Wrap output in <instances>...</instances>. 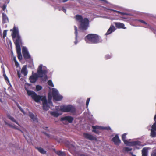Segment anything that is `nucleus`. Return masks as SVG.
<instances>
[{"label": "nucleus", "mask_w": 156, "mask_h": 156, "mask_svg": "<svg viewBox=\"0 0 156 156\" xmlns=\"http://www.w3.org/2000/svg\"><path fill=\"white\" fill-rule=\"evenodd\" d=\"M25 90L27 91V95L29 96H30L36 102H38L40 101H42L43 103V109L48 110L49 107L48 106L46 97L38 95L33 91L29 90L26 87L25 88Z\"/></svg>", "instance_id": "f257e3e1"}, {"label": "nucleus", "mask_w": 156, "mask_h": 156, "mask_svg": "<svg viewBox=\"0 0 156 156\" xmlns=\"http://www.w3.org/2000/svg\"><path fill=\"white\" fill-rule=\"evenodd\" d=\"M42 64L40 65L37 69V74L35 73L30 77L29 79L31 83H35L39 77L43 78L44 80L45 81L47 79V74L48 73V70L46 69H42Z\"/></svg>", "instance_id": "f03ea898"}, {"label": "nucleus", "mask_w": 156, "mask_h": 156, "mask_svg": "<svg viewBox=\"0 0 156 156\" xmlns=\"http://www.w3.org/2000/svg\"><path fill=\"white\" fill-rule=\"evenodd\" d=\"M85 40H88L92 44H96L101 43L102 40L98 35L94 34H89L85 38Z\"/></svg>", "instance_id": "7ed1b4c3"}, {"label": "nucleus", "mask_w": 156, "mask_h": 156, "mask_svg": "<svg viewBox=\"0 0 156 156\" xmlns=\"http://www.w3.org/2000/svg\"><path fill=\"white\" fill-rule=\"evenodd\" d=\"M76 19L80 23V27L83 30H85L87 29L89 25V20L87 18H83L80 15H77L75 17Z\"/></svg>", "instance_id": "20e7f679"}, {"label": "nucleus", "mask_w": 156, "mask_h": 156, "mask_svg": "<svg viewBox=\"0 0 156 156\" xmlns=\"http://www.w3.org/2000/svg\"><path fill=\"white\" fill-rule=\"evenodd\" d=\"M12 36L15 45L17 43L21 44L22 41L20 36L19 34L18 30L15 26L13 27Z\"/></svg>", "instance_id": "39448f33"}, {"label": "nucleus", "mask_w": 156, "mask_h": 156, "mask_svg": "<svg viewBox=\"0 0 156 156\" xmlns=\"http://www.w3.org/2000/svg\"><path fill=\"white\" fill-rule=\"evenodd\" d=\"M127 133H125L123 134L122 136V139L125 144L127 145H129L132 146L137 145L139 146H143L145 145L144 144H142L141 142L139 141L129 142L126 139V135H127Z\"/></svg>", "instance_id": "423d86ee"}, {"label": "nucleus", "mask_w": 156, "mask_h": 156, "mask_svg": "<svg viewBox=\"0 0 156 156\" xmlns=\"http://www.w3.org/2000/svg\"><path fill=\"white\" fill-rule=\"evenodd\" d=\"M61 111L64 112H70L75 113L76 112L75 108L71 105H62L60 108Z\"/></svg>", "instance_id": "0eeeda50"}, {"label": "nucleus", "mask_w": 156, "mask_h": 156, "mask_svg": "<svg viewBox=\"0 0 156 156\" xmlns=\"http://www.w3.org/2000/svg\"><path fill=\"white\" fill-rule=\"evenodd\" d=\"M52 95L53 97V99L56 101H59L62 99V97L59 95L58 92L57 90L53 89L52 90Z\"/></svg>", "instance_id": "6e6552de"}, {"label": "nucleus", "mask_w": 156, "mask_h": 156, "mask_svg": "<svg viewBox=\"0 0 156 156\" xmlns=\"http://www.w3.org/2000/svg\"><path fill=\"white\" fill-rule=\"evenodd\" d=\"M15 45L16 48L17 53L18 55V58L19 60H22V56L21 52L20 44L17 43Z\"/></svg>", "instance_id": "1a4fd4ad"}, {"label": "nucleus", "mask_w": 156, "mask_h": 156, "mask_svg": "<svg viewBox=\"0 0 156 156\" xmlns=\"http://www.w3.org/2000/svg\"><path fill=\"white\" fill-rule=\"evenodd\" d=\"M92 128L93 129L92 130V131L97 134H99L100 133V132L98 130H103L105 129L104 127L98 126H92Z\"/></svg>", "instance_id": "9d476101"}, {"label": "nucleus", "mask_w": 156, "mask_h": 156, "mask_svg": "<svg viewBox=\"0 0 156 156\" xmlns=\"http://www.w3.org/2000/svg\"><path fill=\"white\" fill-rule=\"evenodd\" d=\"M111 141L114 142L115 145H116L118 146L121 143V140L117 134H116L115 136L112 138Z\"/></svg>", "instance_id": "9b49d317"}, {"label": "nucleus", "mask_w": 156, "mask_h": 156, "mask_svg": "<svg viewBox=\"0 0 156 156\" xmlns=\"http://www.w3.org/2000/svg\"><path fill=\"white\" fill-rule=\"evenodd\" d=\"M22 51L24 58L25 59H29L30 58V56L26 47H24L23 48Z\"/></svg>", "instance_id": "f8f14e48"}, {"label": "nucleus", "mask_w": 156, "mask_h": 156, "mask_svg": "<svg viewBox=\"0 0 156 156\" xmlns=\"http://www.w3.org/2000/svg\"><path fill=\"white\" fill-rule=\"evenodd\" d=\"M84 137L86 139L90 140H97V138L92 135L87 133H84L83 134Z\"/></svg>", "instance_id": "ddd939ff"}, {"label": "nucleus", "mask_w": 156, "mask_h": 156, "mask_svg": "<svg viewBox=\"0 0 156 156\" xmlns=\"http://www.w3.org/2000/svg\"><path fill=\"white\" fill-rule=\"evenodd\" d=\"M84 137L86 139L90 140H97V138L92 135L87 133H84L83 134Z\"/></svg>", "instance_id": "4468645a"}, {"label": "nucleus", "mask_w": 156, "mask_h": 156, "mask_svg": "<svg viewBox=\"0 0 156 156\" xmlns=\"http://www.w3.org/2000/svg\"><path fill=\"white\" fill-rule=\"evenodd\" d=\"M73 119V118L72 117L70 116H66L61 118V121H67L69 123H71Z\"/></svg>", "instance_id": "2eb2a0df"}, {"label": "nucleus", "mask_w": 156, "mask_h": 156, "mask_svg": "<svg viewBox=\"0 0 156 156\" xmlns=\"http://www.w3.org/2000/svg\"><path fill=\"white\" fill-rule=\"evenodd\" d=\"M115 27L117 28L125 29L126 28L125 27L124 24L120 22H115L114 23Z\"/></svg>", "instance_id": "dca6fc26"}, {"label": "nucleus", "mask_w": 156, "mask_h": 156, "mask_svg": "<svg viewBox=\"0 0 156 156\" xmlns=\"http://www.w3.org/2000/svg\"><path fill=\"white\" fill-rule=\"evenodd\" d=\"M115 27L113 25H111L106 33V35H107L110 34L112 32L115 31Z\"/></svg>", "instance_id": "f3484780"}, {"label": "nucleus", "mask_w": 156, "mask_h": 156, "mask_svg": "<svg viewBox=\"0 0 156 156\" xmlns=\"http://www.w3.org/2000/svg\"><path fill=\"white\" fill-rule=\"evenodd\" d=\"M21 73L23 74L24 76H26L27 75L28 72L27 70V66L24 65L22 67L21 71Z\"/></svg>", "instance_id": "a211bd4d"}, {"label": "nucleus", "mask_w": 156, "mask_h": 156, "mask_svg": "<svg viewBox=\"0 0 156 156\" xmlns=\"http://www.w3.org/2000/svg\"><path fill=\"white\" fill-rule=\"evenodd\" d=\"M148 149L146 147H144L142 150V156H147Z\"/></svg>", "instance_id": "6ab92c4d"}, {"label": "nucleus", "mask_w": 156, "mask_h": 156, "mask_svg": "<svg viewBox=\"0 0 156 156\" xmlns=\"http://www.w3.org/2000/svg\"><path fill=\"white\" fill-rule=\"evenodd\" d=\"M2 22L4 23L9 22V19L6 15L3 13L2 15Z\"/></svg>", "instance_id": "aec40b11"}, {"label": "nucleus", "mask_w": 156, "mask_h": 156, "mask_svg": "<svg viewBox=\"0 0 156 156\" xmlns=\"http://www.w3.org/2000/svg\"><path fill=\"white\" fill-rule=\"evenodd\" d=\"M55 152L59 156H66V154L64 152L61 151H56L55 149L54 150Z\"/></svg>", "instance_id": "412c9836"}, {"label": "nucleus", "mask_w": 156, "mask_h": 156, "mask_svg": "<svg viewBox=\"0 0 156 156\" xmlns=\"http://www.w3.org/2000/svg\"><path fill=\"white\" fill-rule=\"evenodd\" d=\"M7 117L12 121L16 123V124L19 125L15 119L13 117H12L10 116V115L9 114H7Z\"/></svg>", "instance_id": "4be33fe9"}, {"label": "nucleus", "mask_w": 156, "mask_h": 156, "mask_svg": "<svg viewBox=\"0 0 156 156\" xmlns=\"http://www.w3.org/2000/svg\"><path fill=\"white\" fill-rule=\"evenodd\" d=\"M29 116L34 121L37 122V118L36 117L34 116L33 113H30L29 114Z\"/></svg>", "instance_id": "5701e85b"}, {"label": "nucleus", "mask_w": 156, "mask_h": 156, "mask_svg": "<svg viewBox=\"0 0 156 156\" xmlns=\"http://www.w3.org/2000/svg\"><path fill=\"white\" fill-rule=\"evenodd\" d=\"M35 148L38 150V151L41 154H45L46 153V151L41 147H36Z\"/></svg>", "instance_id": "b1692460"}, {"label": "nucleus", "mask_w": 156, "mask_h": 156, "mask_svg": "<svg viewBox=\"0 0 156 156\" xmlns=\"http://www.w3.org/2000/svg\"><path fill=\"white\" fill-rule=\"evenodd\" d=\"M50 114L55 117H57L59 115L58 112L55 111L51 112H50Z\"/></svg>", "instance_id": "393cba45"}, {"label": "nucleus", "mask_w": 156, "mask_h": 156, "mask_svg": "<svg viewBox=\"0 0 156 156\" xmlns=\"http://www.w3.org/2000/svg\"><path fill=\"white\" fill-rule=\"evenodd\" d=\"M155 131L152 129H151V136L152 137H155L156 136Z\"/></svg>", "instance_id": "a878e982"}, {"label": "nucleus", "mask_w": 156, "mask_h": 156, "mask_svg": "<svg viewBox=\"0 0 156 156\" xmlns=\"http://www.w3.org/2000/svg\"><path fill=\"white\" fill-rule=\"evenodd\" d=\"M48 103L50 104V103L52 104V102L51 101V100L52 99V96L51 95V94H50L49 93L48 94Z\"/></svg>", "instance_id": "bb28decb"}, {"label": "nucleus", "mask_w": 156, "mask_h": 156, "mask_svg": "<svg viewBox=\"0 0 156 156\" xmlns=\"http://www.w3.org/2000/svg\"><path fill=\"white\" fill-rule=\"evenodd\" d=\"M132 150V148L128 147H125L123 149V151H124L128 152L129 151H131Z\"/></svg>", "instance_id": "cd10ccee"}, {"label": "nucleus", "mask_w": 156, "mask_h": 156, "mask_svg": "<svg viewBox=\"0 0 156 156\" xmlns=\"http://www.w3.org/2000/svg\"><path fill=\"white\" fill-rule=\"evenodd\" d=\"M108 9L109 10L112 11H113L114 12H116L117 13H119V14H122V15H124L125 14V13H124L122 12H120V11H117V10H113V9Z\"/></svg>", "instance_id": "c85d7f7f"}, {"label": "nucleus", "mask_w": 156, "mask_h": 156, "mask_svg": "<svg viewBox=\"0 0 156 156\" xmlns=\"http://www.w3.org/2000/svg\"><path fill=\"white\" fill-rule=\"evenodd\" d=\"M42 87L41 86L37 85L36 86V90L37 91H39L41 90Z\"/></svg>", "instance_id": "c756f323"}, {"label": "nucleus", "mask_w": 156, "mask_h": 156, "mask_svg": "<svg viewBox=\"0 0 156 156\" xmlns=\"http://www.w3.org/2000/svg\"><path fill=\"white\" fill-rule=\"evenodd\" d=\"M151 156H156V149L153 150L152 151Z\"/></svg>", "instance_id": "7c9ffc66"}, {"label": "nucleus", "mask_w": 156, "mask_h": 156, "mask_svg": "<svg viewBox=\"0 0 156 156\" xmlns=\"http://www.w3.org/2000/svg\"><path fill=\"white\" fill-rule=\"evenodd\" d=\"M48 84L51 87H54V85L52 81L51 80H49L48 81Z\"/></svg>", "instance_id": "2f4dec72"}, {"label": "nucleus", "mask_w": 156, "mask_h": 156, "mask_svg": "<svg viewBox=\"0 0 156 156\" xmlns=\"http://www.w3.org/2000/svg\"><path fill=\"white\" fill-rule=\"evenodd\" d=\"M74 28H75V34L76 35V39L77 38V34H78L77 28L76 26H74Z\"/></svg>", "instance_id": "473e14b6"}, {"label": "nucleus", "mask_w": 156, "mask_h": 156, "mask_svg": "<svg viewBox=\"0 0 156 156\" xmlns=\"http://www.w3.org/2000/svg\"><path fill=\"white\" fill-rule=\"evenodd\" d=\"M7 30H5L3 32V37L4 38L6 36L7 34Z\"/></svg>", "instance_id": "72a5a7b5"}, {"label": "nucleus", "mask_w": 156, "mask_h": 156, "mask_svg": "<svg viewBox=\"0 0 156 156\" xmlns=\"http://www.w3.org/2000/svg\"><path fill=\"white\" fill-rule=\"evenodd\" d=\"M17 107H18V108H19V109L22 112H23V113H24L23 110L21 108V107L18 104H17Z\"/></svg>", "instance_id": "f704fd0d"}, {"label": "nucleus", "mask_w": 156, "mask_h": 156, "mask_svg": "<svg viewBox=\"0 0 156 156\" xmlns=\"http://www.w3.org/2000/svg\"><path fill=\"white\" fill-rule=\"evenodd\" d=\"M3 76H4V78L5 80L7 81H9V79L6 76L5 74V72H4V74H3Z\"/></svg>", "instance_id": "c9c22d12"}, {"label": "nucleus", "mask_w": 156, "mask_h": 156, "mask_svg": "<svg viewBox=\"0 0 156 156\" xmlns=\"http://www.w3.org/2000/svg\"><path fill=\"white\" fill-rule=\"evenodd\" d=\"M90 98H88L87 99L86 102V105L87 106V107L90 101Z\"/></svg>", "instance_id": "e433bc0d"}, {"label": "nucleus", "mask_w": 156, "mask_h": 156, "mask_svg": "<svg viewBox=\"0 0 156 156\" xmlns=\"http://www.w3.org/2000/svg\"><path fill=\"white\" fill-rule=\"evenodd\" d=\"M14 61L15 63V66L16 67H18L19 66V64L18 62L16 60L15 58L14 59Z\"/></svg>", "instance_id": "4c0bfd02"}, {"label": "nucleus", "mask_w": 156, "mask_h": 156, "mask_svg": "<svg viewBox=\"0 0 156 156\" xmlns=\"http://www.w3.org/2000/svg\"><path fill=\"white\" fill-rule=\"evenodd\" d=\"M138 21L139 22H140L144 24H145L146 25H147V23L145 21H144L143 20H138Z\"/></svg>", "instance_id": "58836bf2"}, {"label": "nucleus", "mask_w": 156, "mask_h": 156, "mask_svg": "<svg viewBox=\"0 0 156 156\" xmlns=\"http://www.w3.org/2000/svg\"><path fill=\"white\" fill-rule=\"evenodd\" d=\"M111 58V56L108 55H106L105 56V58L106 59H109Z\"/></svg>", "instance_id": "ea45409f"}, {"label": "nucleus", "mask_w": 156, "mask_h": 156, "mask_svg": "<svg viewBox=\"0 0 156 156\" xmlns=\"http://www.w3.org/2000/svg\"><path fill=\"white\" fill-rule=\"evenodd\" d=\"M12 127L14 129H17L20 131V132H21L22 133H23V131H21L20 129L16 127H15V126H12Z\"/></svg>", "instance_id": "a19ab883"}, {"label": "nucleus", "mask_w": 156, "mask_h": 156, "mask_svg": "<svg viewBox=\"0 0 156 156\" xmlns=\"http://www.w3.org/2000/svg\"><path fill=\"white\" fill-rule=\"evenodd\" d=\"M17 75H18V77L19 78H20L21 77V74L20 73V71H17Z\"/></svg>", "instance_id": "79ce46f5"}, {"label": "nucleus", "mask_w": 156, "mask_h": 156, "mask_svg": "<svg viewBox=\"0 0 156 156\" xmlns=\"http://www.w3.org/2000/svg\"><path fill=\"white\" fill-rule=\"evenodd\" d=\"M6 7L5 5H3L2 7V9L3 10H4L6 9Z\"/></svg>", "instance_id": "37998d69"}, {"label": "nucleus", "mask_w": 156, "mask_h": 156, "mask_svg": "<svg viewBox=\"0 0 156 156\" xmlns=\"http://www.w3.org/2000/svg\"><path fill=\"white\" fill-rule=\"evenodd\" d=\"M62 9H63V12L65 13H66V9H65L64 8H62Z\"/></svg>", "instance_id": "c03bdc74"}, {"label": "nucleus", "mask_w": 156, "mask_h": 156, "mask_svg": "<svg viewBox=\"0 0 156 156\" xmlns=\"http://www.w3.org/2000/svg\"><path fill=\"white\" fill-rule=\"evenodd\" d=\"M68 0H62V1L63 2H65L67 1Z\"/></svg>", "instance_id": "a18cd8bd"}, {"label": "nucleus", "mask_w": 156, "mask_h": 156, "mask_svg": "<svg viewBox=\"0 0 156 156\" xmlns=\"http://www.w3.org/2000/svg\"><path fill=\"white\" fill-rule=\"evenodd\" d=\"M77 43V40H76L75 41L74 43L75 44H76Z\"/></svg>", "instance_id": "49530a36"}, {"label": "nucleus", "mask_w": 156, "mask_h": 156, "mask_svg": "<svg viewBox=\"0 0 156 156\" xmlns=\"http://www.w3.org/2000/svg\"><path fill=\"white\" fill-rule=\"evenodd\" d=\"M129 154H130L132 156L133 155V153L132 152H129Z\"/></svg>", "instance_id": "de8ad7c7"}, {"label": "nucleus", "mask_w": 156, "mask_h": 156, "mask_svg": "<svg viewBox=\"0 0 156 156\" xmlns=\"http://www.w3.org/2000/svg\"><path fill=\"white\" fill-rule=\"evenodd\" d=\"M110 127H108V128L107 129L108 130H109V129H110Z\"/></svg>", "instance_id": "09e8293b"}, {"label": "nucleus", "mask_w": 156, "mask_h": 156, "mask_svg": "<svg viewBox=\"0 0 156 156\" xmlns=\"http://www.w3.org/2000/svg\"><path fill=\"white\" fill-rule=\"evenodd\" d=\"M0 101L2 102V100L1 99H0Z\"/></svg>", "instance_id": "8fccbe9b"}, {"label": "nucleus", "mask_w": 156, "mask_h": 156, "mask_svg": "<svg viewBox=\"0 0 156 156\" xmlns=\"http://www.w3.org/2000/svg\"><path fill=\"white\" fill-rule=\"evenodd\" d=\"M132 156H136L135 155L133 154V155H132Z\"/></svg>", "instance_id": "3c124183"}, {"label": "nucleus", "mask_w": 156, "mask_h": 156, "mask_svg": "<svg viewBox=\"0 0 156 156\" xmlns=\"http://www.w3.org/2000/svg\"><path fill=\"white\" fill-rule=\"evenodd\" d=\"M10 31H12V29H11L10 30Z\"/></svg>", "instance_id": "603ef678"}]
</instances>
